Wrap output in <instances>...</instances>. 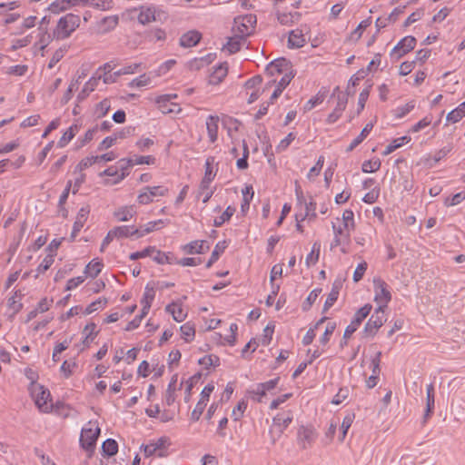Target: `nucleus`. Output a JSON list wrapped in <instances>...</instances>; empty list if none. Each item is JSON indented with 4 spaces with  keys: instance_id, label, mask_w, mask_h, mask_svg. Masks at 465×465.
I'll return each mask as SVG.
<instances>
[{
    "instance_id": "obj_54",
    "label": "nucleus",
    "mask_w": 465,
    "mask_h": 465,
    "mask_svg": "<svg viewBox=\"0 0 465 465\" xmlns=\"http://www.w3.org/2000/svg\"><path fill=\"white\" fill-rule=\"evenodd\" d=\"M415 107V103L411 101L404 105L398 106L394 111L395 118L401 119L408 114Z\"/></svg>"
},
{
    "instance_id": "obj_18",
    "label": "nucleus",
    "mask_w": 465,
    "mask_h": 465,
    "mask_svg": "<svg viewBox=\"0 0 465 465\" xmlns=\"http://www.w3.org/2000/svg\"><path fill=\"white\" fill-rule=\"evenodd\" d=\"M292 419L293 417L291 411H287L286 413H279L272 420V427L276 429L281 435L284 430H286L292 423Z\"/></svg>"
},
{
    "instance_id": "obj_62",
    "label": "nucleus",
    "mask_w": 465,
    "mask_h": 465,
    "mask_svg": "<svg viewBox=\"0 0 465 465\" xmlns=\"http://www.w3.org/2000/svg\"><path fill=\"white\" fill-rule=\"evenodd\" d=\"M350 394V389L348 387H343L339 390V391L334 395L331 400V403L335 405H339L342 403Z\"/></svg>"
},
{
    "instance_id": "obj_35",
    "label": "nucleus",
    "mask_w": 465,
    "mask_h": 465,
    "mask_svg": "<svg viewBox=\"0 0 465 465\" xmlns=\"http://www.w3.org/2000/svg\"><path fill=\"white\" fill-rule=\"evenodd\" d=\"M79 127L77 124L71 125L61 136L57 143V146L59 148H64L68 144V143L75 136L78 132Z\"/></svg>"
},
{
    "instance_id": "obj_2",
    "label": "nucleus",
    "mask_w": 465,
    "mask_h": 465,
    "mask_svg": "<svg viewBox=\"0 0 465 465\" xmlns=\"http://www.w3.org/2000/svg\"><path fill=\"white\" fill-rule=\"evenodd\" d=\"M101 429L98 425H96L94 428L93 427H84L81 431L80 436V446L82 449H84L85 451L89 453V457H91L94 451L96 441L100 436Z\"/></svg>"
},
{
    "instance_id": "obj_26",
    "label": "nucleus",
    "mask_w": 465,
    "mask_h": 465,
    "mask_svg": "<svg viewBox=\"0 0 465 465\" xmlns=\"http://www.w3.org/2000/svg\"><path fill=\"white\" fill-rule=\"evenodd\" d=\"M341 288V282L340 281H335L332 284V288L324 302L323 305V312H327L335 302L338 300L340 290Z\"/></svg>"
},
{
    "instance_id": "obj_23",
    "label": "nucleus",
    "mask_w": 465,
    "mask_h": 465,
    "mask_svg": "<svg viewBox=\"0 0 465 465\" xmlns=\"http://www.w3.org/2000/svg\"><path fill=\"white\" fill-rule=\"evenodd\" d=\"M306 43V39L302 30L295 29L292 30L288 37V47L290 48H300L302 47Z\"/></svg>"
},
{
    "instance_id": "obj_4",
    "label": "nucleus",
    "mask_w": 465,
    "mask_h": 465,
    "mask_svg": "<svg viewBox=\"0 0 465 465\" xmlns=\"http://www.w3.org/2000/svg\"><path fill=\"white\" fill-rule=\"evenodd\" d=\"M31 396L33 397L37 408L44 412H48L52 404H49V398L51 396L48 389L38 383H33L30 387Z\"/></svg>"
},
{
    "instance_id": "obj_29",
    "label": "nucleus",
    "mask_w": 465,
    "mask_h": 465,
    "mask_svg": "<svg viewBox=\"0 0 465 465\" xmlns=\"http://www.w3.org/2000/svg\"><path fill=\"white\" fill-rule=\"evenodd\" d=\"M135 214L136 209L134 205L121 207L114 213V216L119 222H127L134 217Z\"/></svg>"
},
{
    "instance_id": "obj_48",
    "label": "nucleus",
    "mask_w": 465,
    "mask_h": 465,
    "mask_svg": "<svg viewBox=\"0 0 465 465\" xmlns=\"http://www.w3.org/2000/svg\"><path fill=\"white\" fill-rule=\"evenodd\" d=\"M180 331L182 333V338L184 339L185 341H190L194 338L195 329L193 324L190 322H186L180 327Z\"/></svg>"
},
{
    "instance_id": "obj_17",
    "label": "nucleus",
    "mask_w": 465,
    "mask_h": 465,
    "mask_svg": "<svg viewBox=\"0 0 465 465\" xmlns=\"http://www.w3.org/2000/svg\"><path fill=\"white\" fill-rule=\"evenodd\" d=\"M138 10V22L147 25L156 20V7L154 5H141Z\"/></svg>"
},
{
    "instance_id": "obj_51",
    "label": "nucleus",
    "mask_w": 465,
    "mask_h": 465,
    "mask_svg": "<svg viewBox=\"0 0 465 465\" xmlns=\"http://www.w3.org/2000/svg\"><path fill=\"white\" fill-rule=\"evenodd\" d=\"M119 23L118 15H110L102 19L101 25L104 26V31L109 32L114 30Z\"/></svg>"
},
{
    "instance_id": "obj_22",
    "label": "nucleus",
    "mask_w": 465,
    "mask_h": 465,
    "mask_svg": "<svg viewBox=\"0 0 465 465\" xmlns=\"http://www.w3.org/2000/svg\"><path fill=\"white\" fill-rule=\"evenodd\" d=\"M228 66L227 63L216 65L213 73L209 75V84L215 85L220 84L227 75Z\"/></svg>"
},
{
    "instance_id": "obj_45",
    "label": "nucleus",
    "mask_w": 465,
    "mask_h": 465,
    "mask_svg": "<svg viewBox=\"0 0 465 465\" xmlns=\"http://www.w3.org/2000/svg\"><path fill=\"white\" fill-rule=\"evenodd\" d=\"M97 131L98 125H95L94 127L88 129L83 137H78L76 141L77 147L81 148L89 142H91L94 139V136Z\"/></svg>"
},
{
    "instance_id": "obj_25",
    "label": "nucleus",
    "mask_w": 465,
    "mask_h": 465,
    "mask_svg": "<svg viewBox=\"0 0 465 465\" xmlns=\"http://www.w3.org/2000/svg\"><path fill=\"white\" fill-rule=\"evenodd\" d=\"M218 122L219 117L216 115H209L206 119L207 134L211 143H214L217 140Z\"/></svg>"
},
{
    "instance_id": "obj_55",
    "label": "nucleus",
    "mask_w": 465,
    "mask_h": 465,
    "mask_svg": "<svg viewBox=\"0 0 465 465\" xmlns=\"http://www.w3.org/2000/svg\"><path fill=\"white\" fill-rule=\"evenodd\" d=\"M246 409H247L246 401H244V400L240 401L238 402V404L236 405V407H234L232 410V419L235 421L240 420L243 417V414H244V411H246Z\"/></svg>"
},
{
    "instance_id": "obj_42",
    "label": "nucleus",
    "mask_w": 465,
    "mask_h": 465,
    "mask_svg": "<svg viewBox=\"0 0 465 465\" xmlns=\"http://www.w3.org/2000/svg\"><path fill=\"white\" fill-rule=\"evenodd\" d=\"M411 141L410 136H401L394 139L389 145L386 146L383 154L388 155L394 152L396 149L401 147L404 143H407Z\"/></svg>"
},
{
    "instance_id": "obj_58",
    "label": "nucleus",
    "mask_w": 465,
    "mask_h": 465,
    "mask_svg": "<svg viewBox=\"0 0 465 465\" xmlns=\"http://www.w3.org/2000/svg\"><path fill=\"white\" fill-rule=\"evenodd\" d=\"M322 289H314L312 290L309 295L307 296L306 300L302 303V310L308 311L312 307V305L317 300L319 294L321 293Z\"/></svg>"
},
{
    "instance_id": "obj_50",
    "label": "nucleus",
    "mask_w": 465,
    "mask_h": 465,
    "mask_svg": "<svg viewBox=\"0 0 465 465\" xmlns=\"http://www.w3.org/2000/svg\"><path fill=\"white\" fill-rule=\"evenodd\" d=\"M67 51H68V46H66V45H64V46L58 48L54 53L52 58L50 59L49 64H48V68L52 69L53 67H54V65L63 59V57L65 55Z\"/></svg>"
},
{
    "instance_id": "obj_30",
    "label": "nucleus",
    "mask_w": 465,
    "mask_h": 465,
    "mask_svg": "<svg viewBox=\"0 0 465 465\" xmlns=\"http://www.w3.org/2000/svg\"><path fill=\"white\" fill-rule=\"evenodd\" d=\"M22 297L23 293L21 291H15L14 294L8 298L7 306L13 311L11 317H14L23 309V303L21 302Z\"/></svg>"
},
{
    "instance_id": "obj_49",
    "label": "nucleus",
    "mask_w": 465,
    "mask_h": 465,
    "mask_svg": "<svg viewBox=\"0 0 465 465\" xmlns=\"http://www.w3.org/2000/svg\"><path fill=\"white\" fill-rule=\"evenodd\" d=\"M381 163L380 159L376 158L373 160L364 161L361 165V171L363 173H374L381 168Z\"/></svg>"
},
{
    "instance_id": "obj_59",
    "label": "nucleus",
    "mask_w": 465,
    "mask_h": 465,
    "mask_svg": "<svg viewBox=\"0 0 465 465\" xmlns=\"http://www.w3.org/2000/svg\"><path fill=\"white\" fill-rule=\"evenodd\" d=\"M150 83H151V77L149 75L143 74H141L140 76L133 79L130 82L129 86L140 88V87H143V86L150 84Z\"/></svg>"
},
{
    "instance_id": "obj_60",
    "label": "nucleus",
    "mask_w": 465,
    "mask_h": 465,
    "mask_svg": "<svg viewBox=\"0 0 465 465\" xmlns=\"http://www.w3.org/2000/svg\"><path fill=\"white\" fill-rule=\"evenodd\" d=\"M154 296H155V291H154L153 287H151L149 283L146 284V286L144 288V292H143V298L141 300V303L145 304L146 302H148V305L151 306L154 300Z\"/></svg>"
},
{
    "instance_id": "obj_11",
    "label": "nucleus",
    "mask_w": 465,
    "mask_h": 465,
    "mask_svg": "<svg viewBox=\"0 0 465 465\" xmlns=\"http://www.w3.org/2000/svg\"><path fill=\"white\" fill-rule=\"evenodd\" d=\"M169 445V440L166 437L159 438L155 442H150L149 444H142L141 449L143 450L145 457H151L157 451L159 457H165L166 452L164 451L166 447Z\"/></svg>"
},
{
    "instance_id": "obj_28",
    "label": "nucleus",
    "mask_w": 465,
    "mask_h": 465,
    "mask_svg": "<svg viewBox=\"0 0 465 465\" xmlns=\"http://www.w3.org/2000/svg\"><path fill=\"white\" fill-rule=\"evenodd\" d=\"M294 77L292 73H285L281 80L278 82V84L271 95V103H273L275 99H277L284 90V88L290 84L292 79Z\"/></svg>"
},
{
    "instance_id": "obj_53",
    "label": "nucleus",
    "mask_w": 465,
    "mask_h": 465,
    "mask_svg": "<svg viewBox=\"0 0 465 465\" xmlns=\"http://www.w3.org/2000/svg\"><path fill=\"white\" fill-rule=\"evenodd\" d=\"M153 252H155V247L148 246L140 252H132L129 255V259L132 261H135L145 257H153Z\"/></svg>"
},
{
    "instance_id": "obj_15",
    "label": "nucleus",
    "mask_w": 465,
    "mask_h": 465,
    "mask_svg": "<svg viewBox=\"0 0 465 465\" xmlns=\"http://www.w3.org/2000/svg\"><path fill=\"white\" fill-rule=\"evenodd\" d=\"M181 249L186 254H202L210 249V245L204 240H196L182 245Z\"/></svg>"
},
{
    "instance_id": "obj_1",
    "label": "nucleus",
    "mask_w": 465,
    "mask_h": 465,
    "mask_svg": "<svg viewBox=\"0 0 465 465\" xmlns=\"http://www.w3.org/2000/svg\"><path fill=\"white\" fill-rule=\"evenodd\" d=\"M80 16L72 13L66 14L62 16L53 31V37L55 40H64L71 36V35L80 25Z\"/></svg>"
},
{
    "instance_id": "obj_56",
    "label": "nucleus",
    "mask_w": 465,
    "mask_h": 465,
    "mask_svg": "<svg viewBox=\"0 0 465 465\" xmlns=\"http://www.w3.org/2000/svg\"><path fill=\"white\" fill-rule=\"evenodd\" d=\"M98 163V158L95 156H89L82 159L80 163L75 166L74 172L82 173L84 170Z\"/></svg>"
},
{
    "instance_id": "obj_13",
    "label": "nucleus",
    "mask_w": 465,
    "mask_h": 465,
    "mask_svg": "<svg viewBox=\"0 0 465 465\" xmlns=\"http://www.w3.org/2000/svg\"><path fill=\"white\" fill-rule=\"evenodd\" d=\"M435 410V388L432 383L426 387V406L422 417V424H426L429 419L433 415Z\"/></svg>"
},
{
    "instance_id": "obj_10",
    "label": "nucleus",
    "mask_w": 465,
    "mask_h": 465,
    "mask_svg": "<svg viewBox=\"0 0 465 465\" xmlns=\"http://www.w3.org/2000/svg\"><path fill=\"white\" fill-rule=\"evenodd\" d=\"M213 390H214V385L211 384V383L207 384L203 389V391H201V394H200V400L198 401L193 411H192V414H191L192 421L195 422V421L199 420L200 417L202 416V414L207 405V402L209 401L210 395L213 391Z\"/></svg>"
},
{
    "instance_id": "obj_41",
    "label": "nucleus",
    "mask_w": 465,
    "mask_h": 465,
    "mask_svg": "<svg viewBox=\"0 0 465 465\" xmlns=\"http://www.w3.org/2000/svg\"><path fill=\"white\" fill-rule=\"evenodd\" d=\"M176 382H177V375L175 374L172 377V379L168 384L166 392H165V403L168 406L173 405L175 401L174 392L176 390L175 389Z\"/></svg>"
},
{
    "instance_id": "obj_63",
    "label": "nucleus",
    "mask_w": 465,
    "mask_h": 465,
    "mask_svg": "<svg viewBox=\"0 0 465 465\" xmlns=\"http://www.w3.org/2000/svg\"><path fill=\"white\" fill-rule=\"evenodd\" d=\"M199 363L205 365L207 368L211 366L216 367L220 365V358L213 354L205 355L199 360Z\"/></svg>"
},
{
    "instance_id": "obj_20",
    "label": "nucleus",
    "mask_w": 465,
    "mask_h": 465,
    "mask_svg": "<svg viewBox=\"0 0 465 465\" xmlns=\"http://www.w3.org/2000/svg\"><path fill=\"white\" fill-rule=\"evenodd\" d=\"M134 165V163L133 158L120 159L117 162V168H118V172H121V173H119L120 175H118V178L114 179L111 183L116 184V183H120L121 181H123L129 174L128 170Z\"/></svg>"
},
{
    "instance_id": "obj_46",
    "label": "nucleus",
    "mask_w": 465,
    "mask_h": 465,
    "mask_svg": "<svg viewBox=\"0 0 465 465\" xmlns=\"http://www.w3.org/2000/svg\"><path fill=\"white\" fill-rule=\"evenodd\" d=\"M107 300L105 298H98L94 302H91L84 311L85 315L91 314L95 311L102 310L105 307Z\"/></svg>"
},
{
    "instance_id": "obj_39",
    "label": "nucleus",
    "mask_w": 465,
    "mask_h": 465,
    "mask_svg": "<svg viewBox=\"0 0 465 465\" xmlns=\"http://www.w3.org/2000/svg\"><path fill=\"white\" fill-rule=\"evenodd\" d=\"M226 247H227V244H226L225 241L219 242L215 245V247L211 254L210 259L208 260V262L205 264V267L206 268L212 267V265L219 259L220 255L224 252Z\"/></svg>"
},
{
    "instance_id": "obj_12",
    "label": "nucleus",
    "mask_w": 465,
    "mask_h": 465,
    "mask_svg": "<svg viewBox=\"0 0 465 465\" xmlns=\"http://www.w3.org/2000/svg\"><path fill=\"white\" fill-rule=\"evenodd\" d=\"M415 45L416 38L414 36H405L393 47L391 52V56L399 59L410 51L413 50Z\"/></svg>"
},
{
    "instance_id": "obj_37",
    "label": "nucleus",
    "mask_w": 465,
    "mask_h": 465,
    "mask_svg": "<svg viewBox=\"0 0 465 465\" xmlns=\"http://www.w3.org/2000/svg\"><path fill=\"white\" fill-rule=\"evenodd\" d=\"M102 452L104 456L112 457L118 452V443L114 439H107L102 444Z\"/></svg>"
},
{
    "instance_id": "obj_7",
    "label": "nucleus",
    "mask_w": 465,
    "mask_h": 465,
    "mask_svg": "<svg viewBox=\"0 0 465 465\" xmlns=\"http://www.w3.org/2000/svg\"><path fill=\"white\" fill-rule=\"evenodd\" d=\"M349 94H350L349 90H348L347 94L341 92L339 87H336L333 90L332 96H336L337 103H336V105H335L333 111L326 118V123L328 124H332L340 119L343 111L346 109Z\"/></svg>"
},
{
    "instance_id": "obj_47",
    "label": "nucleus",
    "mask_w": 465,
    "mask_h": 465,
    "mask_svg": "<svg viewBox=\"0 0 465 465\" xmlns=\"http://www.w3.org/2000/svg\"><path fill=\"white\" fill-rule=\"evenodd\" d=\"M53 39H55L54 37H53V33H48L47 29H45L44 31H39V39L37 43L39 45L40 50H45Z\"/></svg>"
},
{
    "instance_id": "obj_9",
    "label": "nucleus",
    "mask_w": 465,
    "mask_h": 465,
    "mask_svg": "<svg viewBox=\"0 0 465 465\" xmlns=\"http://www.w3.org/2000/svg\"><path fill=\"white\" fill-rule=\"evenodd\" d=\"M317 437L318 433L313 426L302 425L298 429L297 441L299 446L303 450L311 447Z\"/></svg>"
},
{
    "instance_id": "obj_24",
    "label": "nucleus",
    "mask_w": 465,
    "mask_h": 465,
    "mask_svg": "<svg viewBox=\"0 0 465 465\" xmlns=\"http://www.w3.org/2000/svg\"><path fill=\"white\" fill-rule=\"evenodd\" d=\"M214 163L213 157H208L205 161V173L204 177L203 178L201 182V187L203 190L209 187L212 181L215 177V173L213 171V164Z\"/></svg>"
},
{
    "instance_id": "obj_31",
    "label": "nucleus",
    "mask_w": 465,
    "mask_h": 465,
    "mask_svg": "<svg viewBox=\"0 0 465 465\" xmlns=\"http://www.w3.org/2000/svg\"><path fill=\"white\" fill-rule=\"evenodd\" d=\"M115 238H127L132 236H136L138 233V229L133 225H122L117 226L112 229Z\"/></svg>"
},
{
    "instance_id": "obj_21",
    "label": "nucleus",
    "mask_w": 465,
    "mask_h": 465,
    "mask_svg": "<svg viewBox=\"0 0 465 465\" xmlns=\"http://www.w3.org/2000/svg\"><path fill=\"white\" fill-rule=\"evenodd\" d=\"M165 311L170 313L173 319L177 322H182L185 320L187 313L182 307L181 302H173L165 307Z\"/></svg>"
},
{
    "instance_id": "obj_33",
    "label": "nucleus",
    "mask_w": 465,
    "mask_h": 465,
    "mask_svg": "<svg viewBox=\"0 0 465 465\" xmlns=\"http://www.w3.org/2000/svg\"><path fill=\"white\" fill-rule=\"evenodd\" d=\"M152 258L158 264H173L175 261H177V258L173 254L165 253L156 248Z\"/></svg>"
},
{
    "instance_id": "obj_16",
    "label": "nucleus",
    "mask_w": 465,
    "mask_h": 465,
    "mask_svg": "<svg viewBox=\"0 0 465 465\" xmlns=\"http://www.w3.org/2000/svg\"><path fill=\"white\" fill-rule=\"evenodd\" d=\"M290 62L285 58H278L266 66V73L272 76L277 74L290 73Z\"/></svg>"
},
{
    "instance_id": "obj_57",
    "label": "nucleus",
    "mask_w": 465,
    "mask_h": 465,
    "mask_svg": "<svg viewBox=\"0 0 465 465\" xmlns=\"http://www.w3.org/2000/svg\"><path fill=\"white\" fill-rule=\"evenodd\" d=\"M248 393H249L250 397L252 398V400H253L257 402H262V398L264 396H266L267 391L263 388H261L260 383H258V384H256L255 388H253L252 390H250L248 391Z\"/></svg>"
},
{
    "instance_id": "obj_34",
    "label": "nucleus",
    "mask_w": 465,
    "mask_h": 465,
    "mask_svg": "<svg viewBox=\"0 0 465 465\" xmlns=\"http://www.w3.org/2000/svg\"><path fill=\"white\" fill-rule=\"evenodd\" d=\"M242 204H241V211L243 214H245L249 208H250V203H251V201L254 195V192H253V189H252V185H246L242 191Z\"/></svg>"
},
{
    "instance_id": "obj_8",
    "label": "nucleus",
    "mask_w": 465,
    "mask_h": 465,
    "mask_svg": "<svg viewBox=\"0 0 465 465\" xmlns=\"http://www.w3.org/2000/svg\"><path fill=\"white\" fill-rule=\"evenodd\" d=\"M371 309L372 306L371 304H365L355 312L351 323L344 331V339H349L358 330L361 322L370 314Z\"/></svg>"
},
{
    "instance_id": "obj_43",
    "label": "nucleus",
    "mask_w": 465,
    "mask_h": 465,
    "mask_svg": "<svg viewBox=\"0 0 465 465\" xmlns=\"http://www.w3.org/2000/svg\"><path fill=\"white\" fill-rule=\"evenodd\" d=\"M235 213V208L228 206L225 211L213 221L215 227H221L224 223L228 222Z\"/></svg>"
},
{
    "instance_id": "obj_44",
    "label": "nucleus",
    "mask_w": 465,
    "mask_h": 465,
    "mask_svg": "<svg viewBox=\"0 0 465 465\" xmlns=\"http://www.w3.org/2000/svg\"><path fill=\"white\" fill-rule=\"evenodd\" d=\"M320 251H321V244L320 242H314L312 244V248L311 252L306 256L305 262L307 266H310L311 264H315L320 256Z\"/></svg>"
},
{
    "instance_id": "obj_64",
    "label": "nucleus",
    "mask_w": 465,
    "mask_h": 465,
    "mask_svg": "<svg viewBox=\"0 0 465 465\" xmlns=\"http://www.w3.org/2000/svg\"><path fill=\"white\" fill-rule=\"evenodd\" d=\"M465 200V193L460 192L452 195L450 198L448 197L444 201V205L447 207L455 206Z\"/></svg>"
},
{
    "instance_id": "obj_38",
    "label": "nucleus",
    "mask_w": 465,
    "mask_h": 465,
    "mask_svg": "<svg viewBox=\"0 0 465 465\" xmlns=\"http://www.w3.org/2000/svg\"><path fill=\"white\" fill-rule=\"evenodd\" d=\"M465 116V102L461 103L458 107L450 111L447 114V121L450 123H458Z\"/></svg>"
},
{
    "instance_id": "obj_6",
    "label": "nucleus",
    "mask_w": 465,
    "mask_h": 465,
    "mask_svg": "<svg viewBox=\"0 0 465 465\" xmlns=\"http://www.w3.org/2000/svg\"><path fill=\"white\" fill-rule=\"evenodd\" d=\"M373 289L375 292L374 301L379 304L377 308H381L384 312L388 303L391 300V293L389 290V286L381 278H375L373 280Z\"/></svg>"
},
{
    "instance_id": "obj_27",
    "label": "nucleus",
    "mask_w": 465,
    "mask_h": 465,
    "mask_svg": "<svg viewBox=\"0 0 465 465\" xmlns=\"http://www.w3.org/2000/svg\"><path fill=\"white\" fill-rule=\"evenodd\" d=\"M245 37H242L236 34L235 36L230 37L228 39L226 45H223V50L228 51L230 54H235L241 49V46L245 43Z\"/></svg>"
},
{
    "instance_id": "obj_14",
    "label": "nucleus",
    "mask_w": 465,
    "mask_h": 465,
    "mask_svg": "<svg viewBox=\"0 0 465 465\" xmlns=\"http://www.w3.org/2000/svg\"><path fill=\"white\" fill-rule=\"evenodd\" d=\"M90 213V207L88 205L83 206L79 209L75 221L73 225V230L70 235V240L74 242L78 235L81 229L84 227L85 222L87 221L88 215Z\"/></svg>"
},
{
    "instance_id": "obj_40",
    "label": "nucleus",
    "mask_w": 465,
    "mask_h": 465,
    "mask_svg": "<svg viewBox=\"0 0 465 465\" xmlns=\"http://www.w3.org/2000/svg\"><path fill=\"white\" fill-rule=\"evenodd\" d=\"M354 419H355V414L353 412H348L344 416L341 425V436H340L341 441L344 440V439L347 435V432H348L349 429L351 428Z\"/></svg>"
},
{
    "instance_id": "obj_52",
    "label": "nucleus",
    "mask_w": 465,
    "mask_h": 465,
    "mask_svg": "<svg viewBox=\"0 0 465 465\" xmlns=\"http://www.w3.org/2000/svg\"><path fill=\"white\" fill-rule=\"evenodd\" d=\"M70 7L71 5H69L66 0H55L49 5L48 9L53 14H59L60 12L65 11Z\"/></svg>"
},
{
    "instance_id": "obj_61",
    "label": "nucleus",
    "mask_w": 465,
    "mask_h": 465,
    "mask_svg": "<svg viewBox=\"0 0 465 465\" xmlns=\"http://www.w3.org/2000/svg\"><path fill=\"white\" fill-rule=\"evenodd\" d=\"M144 190H147L150 193L152 199L153 200V197L157 196H164L168 193V188L163 185L158 186H145Z\"/></svg>"
},
{
    "instance_id": "obj_32",
    "label": "nucleus",
    "mask_w": 465,
    "mask_h": 465,
    "mask_svg": "<svg viewBox=\"0 0 465 465\" xmlns=\"http://www.w3.org/2000/svg\"><path fill=\"white\" fill-rule=\"evenodd\" d=\"M373 128V124L372 123H369L367 124L363 129L361 130V132L360 133V134L352 140V142L350 143V145L347 147L346 149V152H351L353 151L359 144H361L364 139L369 135V134L371 132Z\"/></svg>"
},
{
    "instance_id": "obj_5",
    "label": "nucleus",
    "mask_w": 465,
    "mask_h": 465,
    "mask_svg": "<svg viewBox=\"0 0 465 465\" xmlns=\"http://www.w3.org/2000/svg\"><path fill=\"white\" fill-rule=\"evenodd\" d=\"M385 322L384 312L376 308L361 331L362 338H373Z\"/></svg>"
},
{
    "instance_id": "obj_3",
    "label": "nucleus",
    "mask_w": 465,
    "mask_h": 465,
    "mask_svg": "<svg viewBox=\"0 0 465 465\" xmlns=\"http://www.w3.org/2000/svg\"><path fill=\"white\" fill-rule=\"evenodd\" d=\"M256 23L257 18L255 15H239L234 18L233 30L239 35L246 38L253 33Z\"/></svg>"
},
{
    "instance_id": "obj_36",
    "label": "nucleus",
    "mask_w": 465,
    "mask_h": 465,
    "mask_svg": "<svg viewBox=\"0 0 465 465\" xmlns=\"http://www.w3.org/2000/svg\"><path fill=\"white\" fill-rule=\"evenodd\" d=\"M104 263L98 260L91 261L84 269L85 277L95 278L102 271Z\"/></svg>"
},
{
    "instance_id": "obj_19",
    "label": "nucleus",
    "mask_w": 465,
    "mask_h": 465,
    "mask_svg": "<svg viewBox=\"0 0 465 465\" xmlns=\"http://www.w3.org/2000/svg\"><path fill=\"white\" fill-rule=\"evenodd\" d=\"M202 35L196 30H191L184 33L179 40V44L182 47L189 48L195 46L201 40Z\"/></svg>"
}]
</instances>
